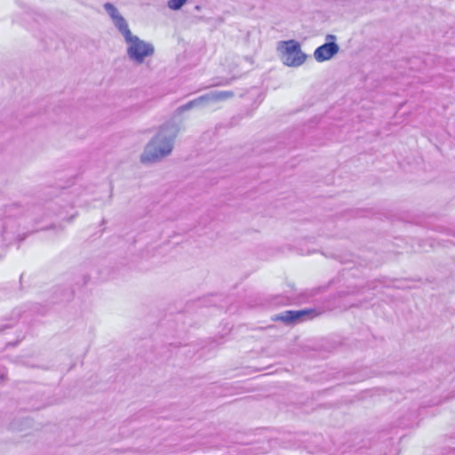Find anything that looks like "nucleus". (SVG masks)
<instances>
[{
	"label": "nucleus",
	"mask_w": 455,
	"mask_h": 455,
	"mask_svg": "<svg viewBox=\"0 0 455 455\" xmlns=\"http://www.w3.org/2000/svg\"><path fill=\"white\" fill-rule=\"evenodd\" d=\"M172 149V145L170 140H165L160 143L158 139L156 138L147 146L144 154L141 156V162H155L170 154Z\"/></svg>",
	"instance_id": "f03ea898"
},
{
	"label": "nucleus",
	"mask_w": 455,
	"mask_h": 455,
	"mask_svg": "<svg viewBox=\"0 0 455 455\" xmlns=\"http://www.w3.org/2000/svg\"><path fill=\"white\" fill-rule=\"evenodd\" d=\"M2 258H3V256L0 254V259H2Z\"/></svg>",
	"instance_id": "ddd939ff"
},
{
	"label": "nucleus",
	"mask_w": 455,
	"mask_h": 455,
	"mask_svg": "<svg viewBox=\"0 0 455 455\" xmlns=\"http://www.w3.org/2000/svg\"><path fill=\"white\" fill-rule=\"evenodd\" d=\"M104 7L106 9V11L108 12V14L110 15V17L113 19H115L116 17H117L118 15H120L117 12V10L116 9V7L110 4V3H107L104 4Z\"/></svg>",
	"instance_id": "6e6552de"
},
{
	"label": "nucleus",
	"mask_w": 455,
	"mask_h": 455,
	"mask_svg": "<svg viewBox=\"0 0 455 455\" xmlns=\"http://www.w3.org/2000/svg\"><path fill=\"white\" fill-rule=\"evenodd\" d=\"M187 2V0H170L168 6L172 10H179Z\"/></svg>",
	"instance_id": "1a4fd4ad"
},
{
	"label": "nucleus",
	"mask_w": 455,
	"mask_h": 455,
	"mask_svg": "<svg viewBox=\"0 0 455 455\" xmlns=\"http://www.w3.org/2000/svg\"><path fill=\"white\" fill-rule=\"evenodd\" d=\"M12 324H2L0 325V333L3 332L4 330L11 328Z\"/></svg>",
	"instance_id": "9d476101"
},
{
	"label": "nucleus",
	"mask_w": 455,
	"mask_h": 455,
	"mask_svg": "<svg viewBox=\"0 0 455 455\" xmlns=\"http://www.w3.org/2000/svg\"><path fill=\"white\" fill-rule=\"evenodd\" d=\"M319 315L320 313L314 308H306L298 311L288 310L285 311L283 315H275L274 317H272V320L275 322L281 321L285 323H291L298 320H300L304 316H307L308 318L313 319L318 316Z\"/></svg>",
	"instance_id": "20e7f679"
},
{
	"label": "nucleus",
	"mask_w": 455,
	"mask_h": 455,
	"mask_svg": "<svg viewBox=\"0 0 455 455\" xmlns=\"http://www.w3.org/2000/svg\"><path fill=\"white\" fill-rule=\"evenodd\" d=\"M328 39L334 40V39H335V36H332V35H330V36H328Z\"/></svg>",
	"instance_id": "f8f14e48"
},
{
	"label": "nucleus",
	"mask_w": 455,
	"mask_h": 455,
	"mask_svg": "<svg viewBox=\"0 0 455 455\" xmlns=\"http://www.w3.org/2000/svg\"><path fill=\"white\" fill-rule=\"evenodd\" d=\"M283 63L288 67H299L306 60V55L302 52L299 42L291 39L282 41L277 47Z\"/></svg>",
	"instance_id": "f257e3e1"
},
{
	"label": "nucleus",
	"mask_w": 455,
	"mask_h": 455,
	"mask_svg": "<svg viewBox=\"0 0 455 455\" xmlns=\"http://www.w3.org/2000/svg\"><path fill=\"white\" fill-rule=\"evenodd\" d=\"M126 42L130 44L128 48L129 56L140 63L154 52V47L150 44L145 43L137 36H131Z\"/></svg>",
	"instance_id": "7ed1b4c3"
},
{
	"label": "nucleus",
	"mask_w": 455,
	"mask_h": 455,
	"mask_svg": "<svg viewBox=\"0 0 455 455\" xmlns=\"http://www.w3.org/2000/svg\"><path fill=\"white\" fill-rule=\"evenodd\" d=\"M113 20L115 22V25L116 26V28L119 29V31L124 36L125 40H129L130 36H132V33H131L128 24L125 21V20L124 19V17H122L121 15H118L117 17L113 19Z\"/></svg>",
	"instance_id": "423d86ee"
},
{
	"label": "nucleus",
	"mask_w": 455,
	"mask_h": 455,
	"mask_svg": "<svg viewBox=\"0 0 455 455\" xmlns=\"http://www.w3.org/2000/svg\"><path fill=\"white\" fill-rule=\"evenodd\" d=\"M5 378H6V375L4 373H1L0 374V380L1 381H4L5 379Z\"/></svg>",
	"instance_id": "9b49d317"
},
{
	"label": "nucleus",
	"mask_w": 455,
	"mask_h": 455,
	"mask_svg": "<svg viewBox=\"0 0 455 455\" xmlns=\"http://www.w3.org/2000/svg\"><path fill=\"white\" fill-rule=\"evenodd\" d=\"M339 51V46L334 42H329L317 47L314 52L315 60L323 62L332 58Z\"/></svg>",
	"instance_id": "39448f33"
},
{
	"label": "nucleus",
	"mask_w": 455,
	"mask_h": 455,
	"mask_svg": "<svg viewBox=\"0 0 455 455\" xmlns=\"http://www.w3.org/2000/svg\"><path fill=\"white\" fill-rule=\"evenodd\" d=\"M14 4L18 8L17 12L14 14V20L19 22L20 16H26L28 13L27 0H14Z\"/></svg>",
	"instance_id": "0eeeda50"
}]
</instances>
